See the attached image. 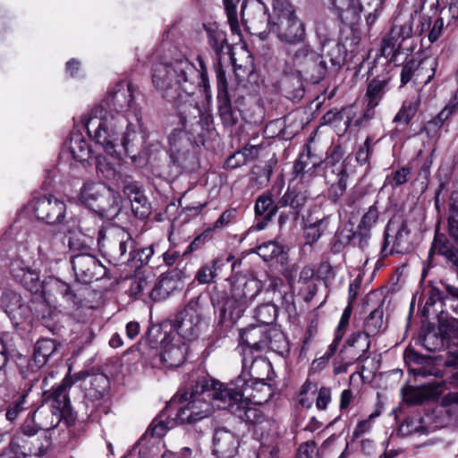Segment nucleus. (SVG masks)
I'll list each match as a JSON object with an SVG mask.
<instances>
[{
	"instance_id": "72a5a7b5",
	"label": "nucleus",
	"mask_w": 458,
	"mask_h": 458,
	"mask_svg": "<svg viewBox=\"0 0 458 458\" xmlns=\"http://www.w3.org/2000/svg\"><path fill=\"white\" fill-rule=\"evenodd\" d=\"M333 174L336 175V181L331 184L328 190V199L336 203L344 194L347 188L346 180L348 174L345 165H338L336 168L333 170Z\"/></svg>"
},
{
	"instance_id": "393cba45",
	"label": "nucleus",
	"mask_w": 458,
	"mask_h": 458,
	"mask_svg": "<svg viewBox=\"0 0 458 458\" xmlns=\"http://www.w3.org/2000/svg\"><path fill=\"white\" fill-rule=\"evenodd\" d=\"M437 67V60L434 57H426L420 62L416 60H410L407 62L401 72V82L403 85L407 84L412 78L413 74L417 72L418 76L422 75L424 72H428L426 83L429 82L434 75Z\"/></svg>"
},
{
	"instance_id": "09e8293b",
	"label": "nucleus",
	"mask_w": 458,
	"mask_h": 458,
	"mask_svg": "<svg viewBox=\"0 0 458 458\" xmlns=\"http://www.w3.org/2000/svg\"><path fill=\"white\" fill-rule=\"evenodd\" d=\"M27 444H29L27 442ZM26 445V454L36 455V456H43L45 455L51 446V438L44 435L42 437H38L30 443V446L27 447Z\"/></svg>"
},
{
	"instance_id": "a878e982",
	"label": "nucleus",
	"mask_w": 458,
	"mask_h": 458,
	"mask_svg": "<svg viewBox=\"0 0 458 458\" xmlns=\"http://www.w3.org/2000/svg\"><path fill=\"white\" fill-rule=\"evenodd\" d=\"M182 272L174 269L163 273L159 280L153 284L149 292V297L153 301H162L166 299L173 292L179 288Z\"/></svg>"
},
{
	"instance_id": "412c9836",
	"label": "nucleus",
	"mask_w": 458,
	"mask_h": 458,
	"mask_svg": "<svg viewBox=\"0 0 458 458\" xmlns=\"http://www.w3.org/2000/svg\"><path fill=\"white\" fill-rule=\"evenodd\" d=\"M239 448L237 436L225 428H218L213 435V453L218 458H233Z\"/></svg>"
},
{
	"instance_id": "cd10ccee",
	"label": "nucleus",
	"mask_w": 458,
	"mask_h": 458,
	"mask_svg": "<svg viewBox=\"0 0 458 458\" xmlns=\"http://www.w3.org/2000/svg\"><path fill=\"white\" fill-rule=\"evenodd\" d=\"M58 347L55 340L44 338L38 340L34 347L33 357L28 362V367L32 371L39 369L55 354Z\"/></svg>"
},
{
	"instance_id": "f03ea898",
	"label": "nucleus",
	"mask_w": 458,
	"mask_h": 458,
	"mask_svg": "<svg viewBox=\"0 0 458 458\" xmlns=\"http://www.w3.org/2000/svg\"><path fill=\"white\" fill-rule=\"evenodd\" d=\"M228 388L229 384L215 380L209 383L206 377L192 380L191 386L182 395L183 405L178 409L175 420L182 424H191L208 417L215 406L223 410L219 392L224 393Z\"/></svg>"
},
{
	"instance_id": "79ce46f5",
	"label": "nucleus",
	"mask_w": 458,
	"mask_h": 458,
	"mask_svg": "<svg viewBox=\"0 0 458 458\" xmlns=\"http://www.w3.org/2000/svg\"><path fill=\"white\" fill-rule=\"evenodd\" d=\"M264 371L267 372L266 376L267 377L268 372L266 369H260L259 372L261 373V376L256 377L251 369H244L242 368V371L237 378L243 377L245 379L246 383L250 386V388H251V390H250L249 393H254L259 396H266L267 392L265 390H262L261 386L264 385L267 386L268 387L269 386L267 383H265L266 377Z\"/></svg>"
},
{
	"instance_id": "a19ab883",
	"label": "nucleus",
	"mask_w": 458,
	"mask_h": 458,
	"mask_svg": "<svg viewBox=\"0 0 458 458\" xmlns=\"http://www.w3.org/2000/svg\"><path fill=\"white\" fill-rule=\"evenodd\" d=\"M70 151L72 157L81 163L87 162L91 157V148L89 143L80 134L71 138Z\"/></svg>"
},
{
	"instance_id": "1a4fd4ad",
	"label": "nucleus",
	"mask_w": 458,
	"mask_h": 458,
	"mask_svg": "<svg viewBox=\"0 0 458 458\" xmlns=\"http://www.w3.org/2000/svg\"><path fill=\"white\" fill-rule=\"evenodd\" d=\"M291 59L296 72L311 83L320 82L327 73V65L322 55L310 45L298 47Z\"/></svg>"
},
{
	"instance_id": "a18cd8bd",
	"label": "nucleus",
	"mask_w": 458,
	"mask_h": 458,
	"mask_svg": "<svg viewBox=\"0 0 458 458\" xmlns=\"http://www.w3.org/2000/svg\"><path fill=\"white\" fill-rule=\"evenodd\" d=\"M445 236L440 231H436L433 245L438 248L440 253L445 255L452 263L454 270L458 274V252L451 250L445 242Z\"/></svg>"
},
{
	"instance_id": "5701e85b",
	"label": "nucleus",
	"mask_w": 458,
	"mask_h": 458,
	"mask_svg": "<svg viewBox=\"0 0 458 458\" xmlns=\"http://www.w3.org/2000/svg\"><path fill=\"white\" fill-rule=\"evenodd\" d=\"M411 250L410 231H385L382 244V256L407 253Z\"/></svg>"
},
{
	"instance_id": "4c0bfd02",
	"label": "nucleus",
	"mask_w": 458,
	"mask_h": 458,
	"mask_svg": "<svg viewBox=\"0 0 458 458\" xmlns=\"http://www.w3.org/2000/svg\"><path fill=\"white\" fill-rule=\"evenodd\" d=\"M307 200L304 192L296 188L288 187L284 194L278 200L280 208L289 207L291 210L299 211L303 208Z\"/></svg>"
},
{
	"instance_id": "0eeeda50",
	"label": "nucleus",
	"mask_w": 458,
	"mask_h": 458,
	"mask_svg": "<svg viewBox=\"0 0 458 458\" xmlns=\"http://www.w3.org/2000/svg\"><path fill=\"white\" fill-rule=\"evenodd\" d=\"M81 201L102 218L111 220L121 210V198L113 189L101 182H88L81 191Z\"/></svg>"
},
{
	"instance_id": "2f4dec72",
	"label": "nucleus",
	"mask_w": 458,
	"mask_h": 458,
	"mask_svg": "<svg viewBox=\"0 0 458 458\" xmlns=\"http://www.w3.org/2000/svg\"><path fill=\"white\" fill-rule=\"evenodd\" d=\"M388 78H375L370 81L368 84L365 94L367 106L370 107H377L386 92L388 90Z\"/></svg>"
},
{
	"instance_id": "774afa93",
	"label": "nucleus",
	"mask_w": 458,
	"mask_h": 458,
	"mask_svg": "<svg viewBox=\"0 0 458 458\" xmlns=\"http://www.w3.org/2000/svg\"><path fill=\"white\" fill-rule=\"evenodd\" d=\"M317 454L316 443L314 441H308L299 446L297 458H316Z\"/></svg>"
},
{
	"instance_id": "4be33fe9",
	"label": "nucleus",
	"mask_w": 458,
	"mask_h": 458,
	"mask_svg": "<svg viewBox=\"0 0 458 458\" xmlns=\"http://www.w3.org/2000/svg\"><path fill=\"white\" fill-rule=\"evenodd\" d=\"M370 337L369 335L362 331H358L352 334L345 342L344 349H352L351 361H349L343 369H336L335 373L346 371L347 365L352 364L355 361H365L369 356L368 354L370 348Z\"/></svg>"
},
{
	"instance_id": "e2e57ef3",
	"label": "nucleus",
	"mask_w": 458,
	"mask_h": 458,
	"mask_svg": "<svg viewBox=\"0 0 458 458\" xmlns=\"http://www.w3.org/2000/svg\"><path fill=\"white\" fill-rule=\"evenodd\" d=\"M343 150L340 147H335L330 155L326 158L327 173L330 172L333 174V170L336 168L338 165H344L341 162L343 158Z\"/></svg>"
},
{
	"instance_id": "2eb2a0df",
	"label": "nucleus",
	"mask_w": 458,
	"mask_h": 458,
	"mask_svg": "<svg viewBox=\"0 0 458 458\" xmlns=\"http://www.w3.org/2000/svg\"><path fill=\"white\" fill-rule=\"evenodd\" d=\"M76 279L82 284H90L106 275V267L93 255L80 253L71 260Z\"/></svg>"
},
{
	"instance_id": "dca6fc26",
	"label": "nucleus",
	"mask_w": 458,
	"mask_h": 458,
	"mask_svg": "<svg viewBox=\"0 0 458 458\" xmlns=\"http://www.w3.org/2000/svg\"><path fill=\"white\" fill-rule=\"evenodd\" d=\"M0 306L15 327L32 321V309L21 294L12 290H4L0 297Z\"/></svg>"
},
{
	"instance_id": "c9c22d12",
	"label": "nucleus",
	"mask_w": 458,
	"mask_h": 458,
	"mask_svg": "<svg viewBox=\"0 0 458 458\" xmlns=\"http://www.w3.org/2000/svg\"><path fill=\"white\" fill-rule=\"evenodd\" d=\"M444 382L443 381H433L424 384L413 390L414 403H421L426 400L437 399L443 393Z\"/></svg>"
},
{
	"instance_id": "bb28decb",
	"label": "nucleus",
	"mask_w": 458,
	"mask_h": 458,
	"mask_svg": "<svg viewBox=\"0 0 458 458\" xmlns=\"http://www.w3.org/2000/svg\"><path fill=\"white\" fill-rule=\"evenodd\" d=\"M133 101L131 85L121 81L108 94L107 105L113 106L118 113L127 110Z\"/></svg>"
},
{
	"instance_id": "864d4df0",
	"label": "nucleus",
	"mask_w": 458,
	"mask_h": 458,
	"mask_svg": "<svg viewBox=\"0 0 458 458\" xmlns=\"http://www.w3.org/2000/svg\"><path fill=\"white\" fill-rule=\"evenodd\" d=\"M240 0H224L228 23L233 33H239L236 5Z\"/></svg>"
},
{
	"instance_id": "9b49d317",
	"label": "nucleus",
	"mask_w": 458,
	"mask_h": 458,
	"mask_svg": "<svg viewBox=\"0 0 458 458\" xmlns=\"http://www.w3.org/2000/svg\"><path fill=\"white\" fill-rule=\"evenodd\" d=\"M170 323L178 335L186 341L198 338L208 326L198 300L190 301L182 311L171 318Z\"/></svg>"
},
{
	"instance_id": "680f3d73",
	"label": "nucleus",
	"mask_w": 458,
	"mask_h": 458,
	"mask_svg": "<svg viewBox=\"0 0 458 458\" xmlns=\"http://www.w3.org/2000/svg\"><path fill=\"white\" fill-rule=\"evenodd\" d=\"M410 174L411 171L409 168L402 167L394 171L390 176H387L386 181L388 184L395 188L407 182Z\"/></svg>"
},
{
	"instance_id": "6e6d98bb",
	"label": "nucleus",
	"mask_w": 458,
	"mask_h": 458,
	"mask_svg": "<svg viewBox=\"0 0 458 458\" xmlns=\"http://www.w3.org/2000/svg\"><path fill=\"white\" fill-rule=\"evenodd\" d=\"M355 234L354 231H335L332 240L333 249L335 251H340L351 242Z\"/></svg>"
},
{
	"instance_id": "7ed1b4c3",
	"label": "nucleus",
	"mask_w": 458,
	"mask_h": 458,
	"mask_svg": "<svg viewBox=\"0 0 458 458\" xmlns=\"http://www.w3.org/2000/svg\"><path fill=\"white\" fill-rule=\"evenodd\" d=\"M198 72L186 59L159 62L152 67V82L164 98L176 102L194 93Z\"/></svg>"
},
{
	"instance_id": "8fccbe9b",
	"label": "nucleus",
	"mask_w": 458,
	"mask_h": 458,
	"mask_svg": "<svg viewBox=\"0 0 458 458\" xmlns=\"http://www.w3.org/2000/svg\"><path fill=\"white\" fill-rule=\"evenodd\" d=\"M401 43L402 40L396 35H394L391 30L383 38L381 47L382 55H394L401 47Z\"/></svg>"
},
{
	"instance_id": "20e7f679",
	"label": "nucleus",
	"mask_w": 458,
	"mask_h": 458,
	"mask_svg": "<svg viewBox=\"0 0 458 458\" xmlns=\"http://www.w3.org/2000/svg\"><path fill=\"white\" fill-rule=\"evenodd\" d=\"M262 390L267 393L266 396H259L254 393H249L251 388L246 383L243 377L236 378L229 383L228 390L219 392L223 403L220 404L223 410L229 411L232 414L238 417L241 420L250 424L259 425L266 421V415L256 406L268 402L271 398V390L267 386H261Z\"/></svg>"
},
{
	"instance_id": "c756f323",
	"label": "nucleus",
	"mask_w": 458,
	"mask_h": 458,
	"mask_svg": "<svg viewBox=\"0 0 458 458\" xmlns=\"http://www.w3.org/2000/svg\"><path fill=\"white\" fill-rule=\"evenodd\" d=\"M41 430H50L56 428L63 416L60 411L54 410L47 403H43L32 412Z\"/></svg>"
},
{
	"instance_id": "5fc2aeb1",
	"label": "nucleus",
	"mask_w": 458,
	"mask_h": 458,
	"mask_svg": "<svg viewBox=\"0 0 458 458\" xmlns=\"http://www.w3.org/2000/svg\"><path fill=\"white\" fill-rule=\"evenodd\" d=\"M76 233L70 237L69 247L71 250H88L93 242L91 237L86 236L82 231H74Z\"/></svg>"
},
{
	"instance_id": "39448f33",
	"label": "nucleus",
	"mask_w": 458,
	"mask_h": 458,
	"mask_svg": "<svg viewBox=\"0 0 458 458\" xmlns=\"http://www.w3.org/2000/svg\"><path fill=\"white\" fill-rule=\"evenodd\" d=\"M263 290L257 278H239L232 284L229 293H222L215 304L221 320L237 321Z\"/></svg>"
},
{
	"instance_id": "bf43d9fd",
	"label": "nucleus",
	"mask_w": 458,
	"mask_h": 458,
	"mask_svg": "<svg viewBox=\"0 0 458 458\" xmlns=\"http://www.w3.org/2000/svg\"><path fill=\"white\" fill-rule=\"evenodd\" d=\"M38 430H41V428L38 427V423L37 420L34 418L33 414L30 413L28 415L27 419L23 422L21 427V432L16 435H21L24 439L25 436L27 437H34Z\"/></svg>"
},
{
	"instance_id": "052dcab7",
	"label": "nucleus",
	"mask_w": 458,
	"mask_h": 458,
	"mask_svg": "<svg viewBox=\"0 0 458 458\" xmlns=\"http://www.w3.org/2000/svg\"><path fill=\"white\" fill-rule=\"evenodd\" d=\"M281 250L274 242H265L258 247V254L266 261L278 256Z\"/></svg>"
},
{
	"instance_id": "c03bdc74",
	"label": "nucleus",
	"mask_w": 458,
	"mask_h": 458,
	"mask_svg": "<svg viewBox=\"0 0 458 458\" xmlns=\"http://www.w3.org/2000/svg\"><path fill=\"white\" fill-rule=\"evenodd\" d=\"M27 439L21 435H14L9 445L0 454V458H26Z\"/></svg>"
},
{
	"instance_id": "37998d69",
	"label": "nucleus",
	"mask_w": 458,
	"mask_h": 458,
	"mask_svg": "<svg viewBox=\"0 0 458 458\" xmlns=\"http://www.w3.org/2000/svg\"><path fill=\"white\" fill-rule=\"evenodd\" d=\"M323 4L335 12L339 18H342L344 13H351L356 16L362 11V6H354L353 0H322Z\"/></svg>"
},
{
	"instance_id": "a211bd4d",
	"label": "nucleus",
	"mask_w": 458,
	"mask_h": 458,
	"mask_svg": "<svg viewBox=\"0 0 458 458\" xmlns=\"http://www.w3.org/2000/svg\"><path fill=\"white\" fill-rule=\"evenodd\" d=\"M282 284L280 278L274 277L270 279L265 293L271 294V296L267 297V301L259 305L254 310V318L259 323L271 325L275 322L277 317V309L273 302L282 298V293L278 289Z\"/></svg>"
},
{
	"instance_id": "3c124183",
	"label": "nucleus",
	"mask_w": 458,
	"mask_h": 458,
	"mask_svg": "<svg viewBox=\"0 0 458 458\" xmlns=\"http://www.w3.org/2000/svg\"><path fill=\"white\" fill-rule=\"evenodd\" d=\"M55 288L56 293L64 299L69 307L74 308L78 305V297L67 284L57 282Z\"/></svg>"
},
{
	"instance_id": "7c9ffc66",
	"label": "nucleus",
	"mask_w": 458,
	"mask_h": 458,
	"mask_svg": "<svg viewBox=\"0 0 458 458\" xmlns=\"http://www.w3.org/2000/svg\"><path fill=\"white\" fill-rule=\"evenodd\" d=\"M458 112V98H453L438 114L436 117L428 121L423 130L428 134H436L444 123L454 114Z\"/></svg>"
},
{
	"instance_id": "ea45409f",
	"label": "nucleus",
	"mask_w": 458,
	"mask_h": 458,
	"mask_svg": "<svg viewBox=\"0 0 458 458\" xmlns=\"http://www.w3.org/2000/svg\"><path fill=\"white\" fill-rule=\"evenodd\" d=\"M384 310L382 306H378L365 319L362 332L372 337L384 329Z\"/></svg>"
},
{
	"instance_id": "b1692460",
	"label": "nucleus",
	"mask_w": 458,
	"mask_h": 458,
	"mask_svg": "<svg viewBox=\"0 0 458 458\" xmlns=\"http://www.w3.org/2000/svg\"><path fill=\"white\" fill-rule=\"evenodd\" d=\"M187 352V344L180 338L172 339L163 346L157 359L167 368H176L184 362Z\"/></svg>"
},
{
	"instance_id": "49530a36",
	"label": "nucleus",
	"mask_w": 458,
	"mask_h": 458,
	"mask_svg": "<svg viewBox=\"0 0 458 458\" xmlns=\"http://www.w3.org/2000/svg\"><path fill=\"white\" fill-rule=\"evenodd\" d=\"M219 116L225 126L236 124L237 118L232 108L230 97H217Z\"/></svg>"
},
{
	"instance_id": "13d9d810",
	"label": "nucleus",
	"mask_w": 458,
	"mask_h": 458,
	"mask_svg": "<svg viewBox=\"0 0 458 458\" xmlns=\"http://www.w3.org/2000/svg\"><path fill=\"white\" fill-rule=\"evenodd\" d=\"M273 173L272 166L266 165L264 166L256 165L252 170V174L256 177H252V180L260 186H265L270 181Z\"/></svg>"
},
{
	"instance_id": "de8ad7c7",
	"label": "nucleus",
	"mask_w": 458,
	"mask_h": 458,
	"mask_svg": "<svg viewBox=\"0 0 458 458\" xmlns=\"http://www.w3.org/2000/svg\"><path fill=\"white\" fill-rule=\"evenodd\" d=\"M220 260L213 259L210 263L205 264L199 268L195 279L201 284H210L216 277V271L219 267Z\"/></svg>"
},
{
	"instance_id": "ddd939ff",
	"label": "nucleus",
	"mask_w": 458,
	"mask_h": 458,
	"mask_svg": "<svg viewBox=\"0 0 458 458\" xmlns=\"http://www.w3.org/2000/svg\"><path fill=\"white\" fill-rule=\"evenodd\" d=\"M242 21L252 34L266 39L271 31L272 24L267 13V7L260 0H247L242 6Z\"/></svg>"
},
{
	"instance_id": "e433bc0d",
	"label": "nucleus",
	"mask_w": 458,
	"mask_h": 458,
	"mask_svg": "<svg viewBox=\"0 0 458 458\" xmlns=\"http://www.w3.org/2000/svg\"><path fill=\"white\" fill-rule=\"evenodd\" d=\"M31 388L32 385H30L21 394L13 397L5 413V417L9 421H14L21 412L26 411L31 405L29 402V395Z\"/></svg>"
},
{
	"instance_id": "f257e3e1",
	"label": "nucleus",
	"mask_w": 458,
	"mask_h": 458,
	"mask_svg": "<svg viewBox=\"0 0 458 458\" xmlns=\"http://www.w3.org/2000/svg\"><path fill=\"white\" fill-rule=\"evenodd\" d=\"M82 123L88 134L107 154L113 156L116 147L121 146L127 155L135 156L133 148L138 134L123 115L108 114L101 106H97Z\"/></svg>"
},
{
	"instance_id": "603ef678",
	"label": "nucleus",
	"mask_w": 458,
	"mask_h": 458,
	"mask_svg": "<svg viewBox=\"0 0 458 458\" xmlns=\"http://www.w3.org/2000/svg\"><path fill=\"white\" fill-rule=\"evenodd\" d=\"M153 284L145 277L134 278L130 285L129 293L131 295H148Z\"/></svg>"
},
{
	"instance_id": "6e6552de",
	"label": "nucleus",
	"mask_w": 458,
	"mask_h": 458,
	"mask_svg": "<svg viewBox=\"0 0 458 458\" xmlns=\"http://www.w3.org/2000/svg\"><path fill=\"white\" fill-rule=\"evenodd\" d=\"M267 336L262 329L259 327H249L241 335L242 344L240 346L242 354V368L251 369L256 377L261 376L260 369L269 372L270 362L265 358L253 355V352H259L266 344Z\"/></svg>"
},
{
	"instance_id": "69168bd1",
	"label": "nucleus",
	"mask_w": 458,
	"mask_h": 458,
	"mask_svg": "<svg viewBox=\"0 0 458 458\" xmlns=\"http://www.w3.org/2000/svg\"><path fill=\"white\" fill-rule=\"evenodd\" d=\"M378 219V211L375 206H372L369 208L368 212L364 214L361 218L360 224L358 226V229H369L376 225V223Z\"/></svg>"
},
{
	"instance_id": "c85d7f7f",
	"label": "nucleus",
	"mask_w": 458,
	"mask_h": 458,
	"mask_svg": "<svg viewBox=\"0 0 458 458\" xmlns=\"http://www.w3.org/2000/svg\"><path fill=\"white\" fill-rule=\"evenodd\" d=\"M204 29L207 33L208 43L218 57L231 54L232 46L228 43L226 33L216 23L204 25Z\"/></svg>"
},
{
	"instance_id": "f8f14e48",
	"label": "nucleus",
	"mask_w": 458,
	"mask_h": 458,
	"mask_svg": "<svg viewBox=\"0 0 458 458\" xmlns=\"http://www.w3.org/2000/svg\"><path fill=\"white\" fill-rule=\"evenodd\" d=\"M24 211L33 212L38 220L49 225H69L64 222L66 204L53 194L34 196L24 208Z\"/></svg>"
},
{
	"instance_id": "f3484780",
	"label": "nucleus",
	"mask_w": 458,
	"mask_h": 458,
	"mask_svg": "<svg viewBox=\"0 0 458 458\" xmlns=\"http://www.w3.org/2000/svg\"><path fill=\"white\" fill-rule=\"evenodd\" d=\"M169 144L173 162L183 169L190 168L195 157L190 151L191 143L186 133L182 130H174L169 136Z\"/></svg>"
},
{
	"instance_id": "9d476101",
	"label": "nucleus",
	"mask_w": 458,
	"mask_h": 458,
	"mask_svg": "<svg viewBox=\"0 0 458 458\" xmlns=\"http://www.w3.org/2000/svg\"><path fill=\"white\" fill-rule=\"evenodd\" d=\"M98 167L102 173H106V178L114 180L117 186L123 187V194L130 200L131 211L136 217L144 219L148 216L151 206L140 186L131 181L129 176L117 173L107 164L103 165L99 161Z\"/></svg>"
},
{
	"instance_id": "4468645a",
	"label": "nucleus",
	"mask_w": 458,
	"mask_h": 458,
	"mask_svg": "<svg viewBox=\"0 0 458 458\" xmlns=\"http://www.w3.org/2000/svg\"><path fill=\"white\" fill-rule=\"evenodd\" d=\"M175 103L178 104L180 122L184 130L191 134L200 135L208 126L210 117L202 113L197 102L191 99V95L188 98L184 97Z\"/></svg>"
},
{
	"instance_id": "58836bf2",
	"label": "nucleus",
	"mask_w": 458,
	"mask_h": 458,
	"mask_svg": "<svg viewBox=\"0 0 458 458\" xmlns=\"http://www.w3.org/2000/svg\"><path fill=\"white\" fill-rule=\"evenodd\" d=\"M279 208L280 206L278 205V202L275 204L272 194L269 191L259 196L255 203L256 215H265L264 220L267 221H269L272 218Z\"/></svg>"
},
{
	"instance_id": "aec40b11",
	"label": "nucleus",
	"mask_w": 458,
	"mask_h": 458,
	"mask_svg": "<svg viewBox=\"0 0 458 458\" xmlns=\"http://www.w3.org/2000/svg\"><path fill=\"white\" fill-rule=\"evenodd\" d=\"M73 381L67 376L62 383L56 387H52V391L44 390L43 399L48 406L60 411L62 416L70 413L71 403L68 395V389L73 385Z\"/></svg>"
},
{
	"instance_id": "423d86ee",
	"label": "nucleus",
	"mask_w": 458,
	"mask_h": 458,
	"mask_svg": "<svg viewBox=\"0 0 458 458\" xmlns=\"http://www.w3.org/2000/svg\"><path fill=\"white\" fill-rule=\"evenodd\" d=\"M274 20L271 30L284 43L293 45L305 39V26L288 0H272Z\"/></svg>"
},
{
	"instance_id": "6ab92c4d",
	"label": "nucleus",
	"mask_w": 458,
	"mask_h": 458,
	"mask_svg": "<svg viewBox=\"0 0 458 458\" xmlns=\"http://www.w3.org/2000/svg\"><path fill=\"white\" fill-rule=\"evenodd\" d=\"M168 335L158 326L150 327L139 342V350L146 360H153L168 342Z\"/></svg>"
},
{
	"instance_id": "0e129e2a",
	"label": "nucleus",
	"mask_w": 458,
	"mask_h": 458,
	"mask_svg": "<svg viewBox=\"0 0 458 458\" xmlns=\"http://www.w3.org/2000/svg\"><path fill=\"white\" fill-rule=\"evenodd\" d=\"M316 394V407L320 411L326 410L332 401L331 389L329 387L323 386L318 389Z\"/></svg>"
},
{
	"instance_id": "4d7b16f0",
	"label": "nucleus",
	"mask_w": 458,
	"mask_h": 458,
	"mask_svg": "<svg viewBox=\"0 0 458 458\" xmlns=\"http://www.w3.org/2000/svg\"><path fill=\"white\" fill-rule=\"evenodd\" d=\"M448 229H458V191L451 193L449 198Z\"/></svg>"
},
{
	"instance_id": "f704fd0d",
	"label": "nucleus",
	"mask_w": 458,
	"mask_h": 458,
	"mask_svg": "<svg viewBox=\"0 0 458 458\" xmlns=\"http://www.w3.org/2000/svg\"><path fill=\"white\" fill-rule=\"evenodd\" d=\"M175 417L172 420H168L167 414L163 411L158 416H157L148 428L146 435H150L155 437H162L166 432L176 425H180Z\"/></svg>"
},
{
	"instance_id": "473e14b6",
	"label": "nucleus",
	"mask_w": 458,
	"mask_h": 458,
	"mask_svg": "<svg viewBox=\"0 0 458 458\" xmlns=\"http://www.w3.org/2000/svg\"><path fill=\"white\" fill-rule=\"evenodd\" d=\"M421 100L419 95H414L403 102L400 110L393 119L394 123H402L408 125L412 118L416 115Z\"/></svg>"
},
{
	"instance_id": "338daca9",
	"label": "nucleus",
	"mask_w": 458,
	"mask_h": 458,
	"mask_svg": "<svg viewBox=\"0 0 458 458\" xmlns=\"http://www.w3.org/2000/svg\"><path fill=\"white\" fill-rule=\"evenodd\" d=\"M393 34L396 35L402 41L411 37L412 21H407L403 24H394L392 29Z\"/></svg>"
}]
</instances>
